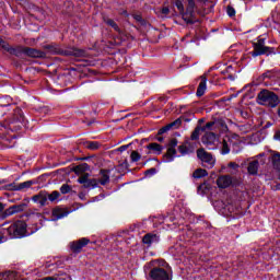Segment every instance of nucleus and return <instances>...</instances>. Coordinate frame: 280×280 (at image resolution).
Instances as JSON below:
<instances>
[{
	"label": "nucleus",
	"mask_w": 280,
	"mask_h": 280,
	"mask_svg": "<svg viewBox=\"0 0 280 280\" xmlns=\"http://www.w3.org/2000/svg\"><path fill=\"white\" fill-rule=\"evenodd\" d=\"M201 143L209 148V150H221V154H229L231 152V138L229 136L220 139L215 133L206 131L201 138Z\"/></svg>",
	"instance_id": "nucleus-1"
},
{
	"label": "nucleus",
	"mask_w": 280,
	"mask_h": 280,
	"mask_svg": "<svg viewBox=\"0 0 280 280\" xmlns=\"http://www.w3.org/2000/svg\"><path fill=\"white\" fill-rule=\"evenodd\" d=\"M175 5L182 14V19L185 23H196L194 14L196 13L195 0H176Z\"/></svg>",
	"instance_id": "nucleus-2"
},
{
	"label": "nucleus",
	"mask_w": 280,
	"mask_h": 280,
	"mask_svg": "<svg viewBox=\"0 0 280 280\" xmlns=\"http://www.w3.org/2000/svg\"><path fill=\"white\" fill-rule=\"evenodd\" d=\"M258 104L261 106H270L275 108L279 104V97L270 91H261L257 97Z\"/></svg>",
	"instance_id": "nucleus-3"
},
{
	"label": "nucleus",
	"mask_w": 280,
	"mask_h": 280,
	"mask_svg": "<svg viewBox=\"0 0 280 280\" xmlns=\"http://www.w3.org/2000/svg\"><path fill=\"white\" fill-rule=\"evenodd\" d=\"M7 231L12 238L25 237L27 233V224L23 221H18L9 226Z\"/></svg>",
	"instance_id": "nucleus-4"
},
{
	"label": "nucleus",
	"mask_w": 280,
	"mask_h": 280,
	"mask_svg": "<svg viewBox=\"0 0 280 280\" xmlns=\"http://www.w3.org/2000/svg\"><path fill=\"white\" fill-rule=\"evenodd\" d=\"M86 172H89V164L86 163L74 167V174L80 176L78 183L84 185V187H91V180L89 179V174Z\"/></svg>",
	"instance_id": "nucleus-5"
},
{
	"label": "nucleus",
	"mask_w": 280,
	"mask_h": 280,
	"mask_svg": "<svg viewBox=\"0 0 280 280\" xmlns=\"http://www.w3.org/2000/svg\"><path fill=\"white\" fill-rule=\"evenodd\" d=\"M197 158L201 161L203 167L211 170L215 166V159L214 156L207 152L205 149L197 150Z\"/></svg>",
	"instance_id": "nucleus-6"
},
{
	"label": "nucleus",
	"mask_w": 280,
	"mask_h": 280,
	"mask_svg": "<svg viewBox=\"0 0 280 280\" xmlns=\"http://www.w3.org/2000/svg\"><path fill=\"white\" fill-rule=\"evenodd\" d=\"M150 278L152 280H172V277L167 271L161 267H155L150 271Z\"/></svg>",
	"instance_id": "nucleus-7"
},
{
	"label": "nucleus",
	"mask_w": 280,
	"mask_h": 280,
	"mask_svg": "<svg viewBox=\"0 0 280 280\" xmlns=\"http://www.w3.org/2000/svg\"><path fill=\"white\" fill-rule=\"evenodd\" d=\"M255 51L253 56H262V54H268L270 51L269 47H266V39H258L257 43L254 44Z\"/></svg>",
	"instance_id": "nucleus-8"
},
{
	"label": "nucleus",
	"mask_w": 280,
	"mask_h": 280,
	"mask_svg": "<svg viewBox=\"0 0 280 280\" xmlns=\"http://www.w3.org/2000/svg\"><path fill=\"white\" fill-rule=\"evenodd\" d=\"M176 145H178V140L172 139L168 144V150L164 156V161L166 163H171V161H174V158L176 156Z\"/></svg>",
	"instance_id": "nucleus-9"
},
{
	"label": "nucleus",
	"mask_w": 280,
	"mask_h": 280,
	"mask_svg": "<svg viewBox=\"0 0 280 280\" xmlns=\"http://www.w3.org/2000/svg\"><path fill=\"white\" fill-rule=\"evenodd\" d=\"M89 242V238L83 237L79 241L70 243V248L72 253H82V248H84V246H86Z\"/></svg>",
	"instance_id": "nucleus-10"
},
{
	"label": "nucleus",
	"mask_w": 280,
	"mask_h": 280,
	"mask_svg": "<svg viewBox=\"0 0 280 280\" xmlns=\"http://www.w3.org/2000/svg\"><path fill=\"white\" fill-rule=\"evenodd\" d=\"M233 184V179L229 175H222L217 179V185L220 189H226V187H231Z\"/></svg>",
	"instance_id": "nucleus-11"
},
{
	"label": "nucleus",
	"mask_w": 280,
	"mask_h": 280,
	"mask_svg": "<svg viewBox=\"0 0 280 280\" xmlns=\"http://www.w3.org/2000/svg\"><path fill=\"white\" fill-rule=\"evenodd\" d=\"M147 150H149V154H161L163 152V147L156 142H153L147 147Z\"/></svg>",
	"instance_id": "nucleus-12"
},
{
	"label": "nucleus",
	"mask_w": 280,
	"mask_h": 280,
	"mask_svg": "<svg viewBox=\"0 0 280 280\" xmlns=\"http://www.w3.org/2000/svg\"><path fill=\"white\" fill-rule=\"evenodd\" d=\"M205 93H207V78L202 77L197 89V97H202Z\"/></svg>",
	"instance_id": "nucleus-13"
},
{
	"label": "nucleus",
	"mask_w": 280,
	"mask_h": 280,
	"mask_svg": "<svg viewBox=\"0 0 280 280\" xmlns=\"http://www.w3.org/2000/svg\"><path fill=\"white\" fill-rule=\"evenodd\" d=\"M142 242L143 244L151 246V244H156V242H159V236H156V234H147L142 238Z\"/></svg>",
	"instance_id": "nucleus-14"
},
{
	"label": "nucleus",
	"mask_w": 280,
	"mask_h": 280,
	"mask_svg": "<svg viewBox=\"0 0 280 280\" xmlns=\"http://www.w3.org/2000/svg\"><path fill=\"white\" fill-rule=\"evenodd\" d=\"M34 185L33 180L23 182L16 186H14V191H25L26 189H30Z\"/></svg>",
	"instance_id": "nucleus-15"
},
{
	"label": "nucleus",
	"mask_w": 280,
	"mask_h": 280,
	"mask_svg": "<svg viewBox=\"0 0 280 280\" xmlns=\"http://www.w3.org/2000/svg\"><path fill=\"white\" fill-rule=\"evenodd\" d=\"M26 56H31V58H43V51L36 50L34 48H26L25 49Z\"/></svg>",
	"instance_id": "nucleus-16"
},
{
	"label": "nucleus",
	"mask_w": 280,
	"mask_h": 280,
	"mask_svg": "<svg viewBox=\"0 0 280 280\" xmlns=\"http://www.w3.org/2000/svg\"><path fill=\"white\" fill-rule=\"evenodd\" d=\"M21 211H23V206H13L7 209L4 211V214L10 217V215H14V213H21Z\"/></svg>",
	"instance_id": "nucleus-17"
},
{
	"label": "nucleus",
	"mask_w": 280,
	"mask_h": 280,
	"mask_svg": "<svg viewBox=\"0 0 280 280\" xmlns=\"http://www.w3.org/2000/svg\"><path fill=\"white\" fill-rule=\"evenodd\" d=\"M248 172L253 175L257 174L258 170H259V161L254 160L249 163L248 167H247Z\"/></svg>",
	"instance_id": "nucleus-18"
},
{
	"label": "nucleus",
	"mask_w": 280,
	"mask_h": 280,
	"mask_svg": "<svg viewBox=\"0 0 280 280\" xmlns=\"http://www.w3.org/2000/svg\"><path fill=\"white\" fill-rule=\"evenodd\" d=\"M52 215L56 220H60L62 218H66L67 212H63L62 209L57 208L52 211Z\"/></svg>",
	"instance_id": "nucleus-19"
},
{
	"label": "nucleus",
	"mask_w": 280,
	"mask_h": 280,
	"mask_svg": "<svg viewBox=\"0 0 280 280\" xmlns=\"http://www.w3.org/2000/svg\"><path fill=\"white\" fill-rule=\"evenodd\" d=\"M271 161L273 163L275 170H278L280 172V153L273 154Z\"/></svg>",
	"instance_id": "nucleus-20"
},
{
	"label": "nucleus",
	"mask_w": 280,
	"mask_h": 280,
	"mask_svg": "<svg viewBox=\"0 0 280 280\" xmlns=\"http://www.w3.org/2000/svg\"><path fill=\"white\" fill-rule=\"evenodd\" d=\"M207 175V170L203 168H197L192 174L194 178H205Z\"/></svg>",
	"instance_id": "nucleus-21"
},
{
	"label": "nucleus",
	"mask_w": 280,
	"mask_h": 280,
	"mask_svg": "<svg viewBox=\"0 0 280 280\" xmlns=\"http://www.w3.org/2000/svg\"><path fill=\"white\" fill-rule=\"evenodd\" d=\"M200 132H205V129L202 127H197L194 132L191 133V139L192 141H196L197 139L200 138Z\"/></svg>",
	"instance_id": "nucleus-22"
},
{
	"label": "nucleus",
	"mask_w": 280,
	"mask_h": 280,
	"mask_svg": "<svg viewBox=\"0 0 280 280\" xmlns=\"http://www.w3.org/2000/svg\"><path fill=\"white\" fill-rule=\"evenodd\" d=\"M176 124H180V121L177 120V121H174V122L163 127L162 129L159 130V135H164V132H167L170 129L174 128V126Z\"/></svg>",
	"instance_id": "nucleus-23"
},
{
	"label": "nucleus",
	"mask_w": 280,
	"mask_h": 280,
	"mask_svg": "<svg viewBox=\"0 0 280 280\" xmlns=\"http://www.w3.org/2000/svg\"><path fill=\"white\" fill-rule=\"evenodd\" d=\"M106 25H109V27H113V30H115L116 32H119V26L117 25V23H115V21L113 20H105Z\"/></svg>",
	"instance_id": "nucleus-24"
},
{
	"label": "nucleus",
	"mask_w": 280,
	"mask_h": 280,
	"mask_svg": "<svg viewBox=\"0 0 280 280\" xmlns=\"http://www.w3.org/2000/svg\"><path fill=\"white\" fill-rule=\"evenodd\" d=\"M130 156H131V161H133V163H137V161L141 160V154H139V152H137V151H133Z\"/></svg>",
	"instance_id": "nucleus-25"
},
{
	"label": "nucleus",
	"mask_w": 280,
	"mask_h": 280,
	"mask_svg": "<svg viewBox=\"0 0 280 280\" xmlns=\"http://www.w3.org/2000/svg\"><path fill=\"white\" fill-rule=\"evenodd\" d=\"M60 194L58 191H52L49 196L48 199L50 200V202H54V200H58Z\"/></svg>",
	"instance_id": "nucleus-26"
},
{
	"label": "nucleus",
	"mask_w": 280,
	"mask_h": 280,
	"mask_svg": "<svg viewBox=\"0 0 280 280\" xmlns=\"http://www.w3.org/2000/svg\"><path fill=\"white\" fill-rule=\"evenodd\" d=\"M61 194H69L71 191V187L69 185H62L60 187Z\"/></svg>",
	"instance_id": "nucleus-27"
},
{
	"label": "nucleus",
	"mask_w": 280,
	"mask_h": 280,
	"mask_svg": "<svg viewBox=\"0 0 280 280\" xmlns=\"http://www.w3.org/2000/svg\"><path fill=\"white\" fill-rule=\"evenodd\" d=\"M70 56H84V51L80 49H74L71 52H69Z\"/></svg>",
	"instance_id": "nucleus-28"
},
{
	"label": "nucleus",
	"mask_w": 280,
	"mask_h": 280,
	"mask_svg": "<svg viewBox=\"0 0 280 280\" xmlns=\"http://www.w3.org/2000/svg\"><path fill=\"white\" fill-rule=\"evenodd\" d=\"M215 122L211 121L208 122L206 126L201 127V129H203V132H207V130H211V128H213Z\"/></svg>",
	"instance_id": "nucleus-29"
},
{
	"label": "nucleus",
	"mask_w": 280,
	"mask_h": 280,
	"mask_svg": "<svg viewBox=\"0 0 280 280\" xmlns=\"http://www.w3.org/2000/svg\"><path fill=\"white\" fill-rule=\"evenodd\" d=\"M108 180H109L108 174L103 173V177L101 178V185H106Z\"/></svg>",
	"instance_id": "nucleus-30"
},
{
	"label": "nucleus",
	"mask_w": 280,
	"mask_h": 280,
	"mask_svg": "<svg viewBox=\"0 0 280 280\" xmlns=\"http://www.w3.org/2000/svg\"><path fill=\"white\" fill-rule=\"evenodd\" d=\"M167 14H170V8L164 7V8L161 10V16H167Z\"/></svg>",
	"instance_id": "nucleus-31"
},
{
	"label": "nucleus",
	"mask_w": 280,
	"mask_h": 280,
	"mask_svg": "<svg viewBox=\"0 0 280 280\" xmlns=\"http://www.w3.org/2000/svg\"><path fill=\"white\" fill-rule=\"evenodd\" d=\"M229 16H235V9L233 7H228Z\"/></svg>",
	"instance_id": "nucleus-32"
},
{
	"label": "nucleus",
	"mask_w": 280,
	"mask_h": 280,
	"mask_svg": "<svg viewBox=\"0 0 280 280\" xmlns=\"http://www.w3.org/2000/svg\"><path fill=\"white\" fill-rule=\"evenodd\" d=\"M178 150L180 154H187V147L185 144L179 145Z\"/></svg>",
	"instance_id": "nucleus-33"
},
{
	"label": "nucleus",
	"mask_w": 280,
	"mask_h": 280,
	"mask_svg": "<svg viewBox=\"0 0 280 280\" xmlns=\"http://www.w3.org/2000/svg\"><path fill=\"white\" fill-rule=\"evenodd\" d=\"M89 148H90V150H97V148H100V145L97 144V142H90Z\"/></svg>",
	"instance_id": "nucleus-34"
},
{
	"label": "nucleus",
	"mask_w": 280,
	"mask_h": 280,
	"mask_svg": "<svg viewBox=\"0 0 280 280\" xmlns=\"http://www.w3.org/2000/svg\"><path fill=\"white\" fill-rule=\"evenodd\" d=\"M43 198V196H40V195H36V196H34L33 197V202H40V199Z\"/></svg>",
	"instance_id": "nucleus-35"
},
{
	"label": "nucleus",
	"mask_w": 280,
	"mask_h": 280,
	"mask_svg": "<svg viewBox=\"0 0 280 280\" xmlns=\"http://www.w3.org/2000/svg\"><path fill=\"white\" fill-rule=\"evenodd\" d=\"M273 139L276 141H280V131L276 132V135L273 136Z\"/></svg>",
	"instance_id": "nucleus-36"
},
{
	"label": "nucleus",
	"mask_w": 280,
	"mask_h": 280,
	"mask_svg": "<svg viewBox=\"0 0 280 280\" xmlns=\"http://www.w3.org/2000/svg\"><path fill=\"white\" fill-rule=\"evenodd\" d=\"M229 167H233V170H236L237 164H236L235 162H231V163L229 164Z\"/></svg>",
	"instance_id": "nucleus-37"
},
{
	"label": "nucleus",
	"mask_w": 280,
	"mask_h": 280,
	"mask_svg": "<svg viewBox=\"0 0 280 280\" xmlns=\"http://www.w3.org/2000/svg\"><path fill=\"white\" fill-rule=\"evenodd\" d=\"M45 202H46V199L44 197H42V199H39L38 205H42V207H43L45 205Z\"/></svg>",
	"instance_id": "nucleus-38"
},
{
	"label": "nucleus",
	"mask_w": 280,
	"mask_h": 280,
	"mask_svg": "<svg viewBox=\"0 0 280 280\" xmlns=\"http://www.w3.org/2000/svg\"><path fill=\"white\" fill-rule=\"evenodd\" d=\"M155 172H156V170L151 168V170L147 171V174H149V173L154 174Z\"/></svg>",
	"instance_id": "nucleus-39"
},
{
	"label": "nucleus",
	"mask_w": 280,
	"mask_h": 280,
	"mask_svg": "<svg viewBox=\"0 0 280 280\" xmlns=\"http://www.w3.org/2000/svg\"><path fill=\"white\" fill-rule=\"evenodd\" d=\"M136 21H141V18L139 15L135 16Z\"/></svg>",
	"instance_id": "nucleus-40"
},
{
	"label": "nucleus",
	"mask_w": 280,
	"mask_h": 280,
	"mask_svg": "<svg viewBox=\"0 0 280 280\" xmlns=\"http://www.w3.org/2000/svg\"><path fill=\"white\" fill-rule=\"evenodd\" d=\"M124 150H126V147H120V148H119V151H120V152H124Z\"/></svg>",
	"instance_id": "nucleus-41"
},
{
	"label": "nucleus",
	"mask_w": 280,
	"mask_h": 280,
	"mask_svg": "<svg viewBox=\"0 0 280 280\" xmlns=\"http://www.w3.org/2000/svg\"><path fill=\"white\" fill-rule=\"evenodd\" d=\"M3 211V203H0V212Z\"/></svg>",
	"instance_id": "nucleus-42"
},
{
	"label": "nucleus",
	"mask_w": 280,
	"mask_h": 280,
	"mask_svg": "<svg viewBox=\"0 0 280 280\" xmlns=\"http://www.w3.org/2000/svg\"><path fill=\"white\" fill-rule=\"evenodd\" d=\"M199 189H205V185H201V186L199 187Z\"/></svg>",
	"instance_id": "nucleus-43"
},
{
	"label": "nucleus",
	"mask_w": 280,
	"mask_h": 280,
	"mask_svg": "<svg viewBox=\"0 0 280 280\" xmlns=\"http://www.w3.org/2000/svg\"><path fill=\"white\" fill-rule=\"evenodd\" d=\"M158 141H163V138H158Z\"/></svg>",
	"instance_id": "nucleus-44"
},
{
	"label": "nucleus",
	"mask_w": 280,
	"mask_h": 280,
	"mask_svg": "<svg viewBox=\"0 0 280 280\" xmlns=\"http://www.w3.org/2000/svg\"><path fill=\"white\" fill-rule=\"evenodd\" d=\"M1 43H3V39L0 38V45H1Z\"/></svg>",
	"instance_id": "nucleus-45"
},
{
	"label": "nucleus",
	"mask_w": 280,
	"mask_h": 280,
	"mask_svg": "<svg viewBox=\"0 0 280 280\" xmlns=\"http://www.w3.org/2000/svg\"><path fill=\"white\" fill-rule=\"evenodd\" d=\"M2 47L7 48L5 45H2ZM8 49V48H7Z\"/></svg>",
	"instance_id": "nucleus-46"
},
{
	"label": "nucleus",
	"mask_w": 280,
	"mask_h": 280,
	"mask_svg": "<svg viewBox=\"0 0 280 280\" xmlns=\"http://www.w3.org/2000/svg\"><path fill=\"white\" fill-rule=\"evenodd\" d=\"M1 183H2V182L0 180V185H1Z\"/></svg>",
	"instance_id": "nucleus-47"
}]
</instances>
